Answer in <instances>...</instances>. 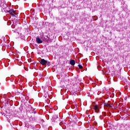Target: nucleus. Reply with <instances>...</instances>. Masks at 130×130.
I'll return each instance as SVG.
<instances>
[{
	"mask_svg": "<svg viewBox=\"0 0 130 130\" xmlns=\"http://www.w3.org/2000/svg\"><path fill=\"white\" fill-rule=\"evenodd\" d=\"M70 64H71V66H75V64L76 63V62L74 60H71L70 61Z\"/></svg>",
	"mask_w": 130,
	"mask_h": 130,
	"instance_id": "39448f33",
	"label": "nucleus"
},
{
	"mask_svg": "<svg viewBox=\"0 0 130 130\" xmlns=\"http://www.w3.org/2000/svg\"><path fill=\"white\" fill-rule=\"evenodd\" d=\"M78 67H79V68L80 69H83V66H82V65L81 64L78 65Z\"/></svg>",
	"mask_w": 130,
	"mask_h": 130,
	"instance_id": "0eeeda50",
	"label": "nucleus"
},
{
	"mask_svg": "<svg viewBox=\"0 0 130 130\" xmlns=\"http://www.w3.org/2000/svg\"><path fill=\"white\" fill-rule=\"evenodd\" d=\"M3 97H4V98L5 99H6V98H7V94H4V95H3Z\"/></svg>",
	"mask_w": 130,
	"mask_h": 130,
	"instance_id": "6e6552de",
	"label": "nucleus"
},
{
	"mask_svg": "<svg viewBox=\"0 0 130 130\" xmlns=\"http://www.w3.org/2000/svg\"><path fill=\"white\" fill-rule=\"evenodd\" d=\"M7 25H10V24H9V22H8V23H7Z\"/></svg>",
	"mask_w": 130,
	"mask_h": 130,
	"instance_id": "ddd939ff",
	"label": "nucleus"
},
{
	"mask_svg": "<svg viewBox=\"0 0 130 130\" xmlns=\"http://www.w3.org/2000/svg\"><path fill=\"white\" fill-rule=\"evenodd\" d=\"M8 13L12 15V16H16V13L13 9H11L8 11Z\"/></svg>",
	"mask_w": 130,
	"mask_h": 130,
	"instance_id": "20e7f679",
	"label": "nucleus"
},
{
	"mask_svg": "<svg viewBox=\"0 0 130 130\" xmlns=\"http://www.w3.org/2000/svg\"><path fill=\"white\" fill-rule=\"evenodd\" d=\"M36 41L37 43H39V44H41V43H43V41L39 37L36 38Z\"/></svg>",
	"mask_w": 130,
	"mask_h": 130,
	"instance_id": "7ed1b4c3",
	"label": "nucleus"
},
{
	"mask_svg": "<svg viewBox=\"0 0 130 130\" xmlns=\"http://www.w3.org/2000/svg\"><path fill=\"white\" fill-rule=\"evenodd\" d=\"M72 109H75L74 107H72Z\"/></svg>",
	"mask_w": 130,
	"mask_h": 130,
	"instance_id": "f8f14e48",
	"label": "nucleus"
},
{
	"mask_svg": "<svg viewBox=\"0 0 130 130\" xmlns=\"http://www.w3.org/2000/svg\"><path fill=\"white\" fill-rule=\"evenodd\" d=\"M105 105L106 107H107V106H109L110 107H111V106L109 104H108L107 103H105Z\"/></svg>",
	"mask_w": 130,
	"mask_h": 130,
	"instance_id": "423d86ee",
	"label": "nucleus"
},
{
	"mask_svg": "<svg viewBox=\"0 0 130 130\" xmlns=\"http://www.w3.org/2000/svg\"><path fill=\"white\" fill-rule=\"evenodd\" d=\"M24 70H25L26 71H28L27 69V68H24Z\"/></svg>",
	"mask_w": 130,
	"mask_h": 130,
	"instance_id": "9d476101",
	"label": "nucleus"
},
{
	"mask_svg": "<svg viewBox=\"0 0 130 130\" xmlns=\"http://www.w3.org/2000/svg\"><path fill=\"white\" fill-rule=\"evenodd\" d=\"M99 108H100V107L98 105H95V106H92L91 107V109H94L95 110V112L98 113L99 112L100 110Z\"/></svg>",
	"mask_w": 130,
	"mask_h": 130,
	"instance_id": "f03ea898",
	"label": "nucleus"
},
{
	"mask_svg": "<svg viewBox=\"0 0 130 130\" xmlns=\"http://www.w3.org/2000/svg\"><path fill=\"white\" fill-rule=\"evenodd\" d=\"M43 41H46V39H45V38H43Z\"/></svg>",
	"mask_w": 130,
	"mask_h": 130,
	"instance_id": "1a4fd4ad",
	"label": "nucleus"
},
{
	"mask_svg": "<svg viewBox=\"0 0 130 130\" xmlns=\"http://www.w3.org/2000/svg\"><path fill=\"white\" fill-rule=\"evenodd\" d=\"M40 63L41 64H42V66H45V67H46V66H48V67H49L50 63L44 59H42L41 60Z\"/></svg>",
	"mask_w": 130,
	"mask_h": 130,
	"instance_id": "f257e3e1",
	"label": "nucleus"
},
{
	"mask_svg": "<svg viewBox=\"0 0 130 130\" xmlns=\"http://www.w3.org/2000/svg\"><path fill=\"white\" fill-rule=\"evenodd\" d=\"M12 28H15V27H14V25H12Z\"/></svg>",
	"mask_w": 130,
	"mask_h": 130,
	"instance_id": "9b49d317",
	"label": "nucleus"
}]
</instances>
